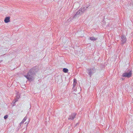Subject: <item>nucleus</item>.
I'll list each match as a JSON object with an SVG mask.
<instances>
[{
    "instance_id": "nucleus-13",
    "label": "nucleus",
    "mask_w": 133,
    "mask_h": 133,
    "mask_svg": "<svg viewBox=\"0 0 133 133\" xmlns=\"http://www.w3.org/2000/svg\"><path fill=\"white\" fill-rule=\"evenodd\" d=\"M18 98H15V99L14 100V101H15V102L14 103V104L16 102H17L18 101Z\"/></svg>"
},
{
    "instance_id": "nucleus-12",
    "label": "nucleus",
    "mask_w": 133,
    "mask_h": 133,
    "mask_svg": "<svg viewBox=\"0 0 133 133\" xmlns=\"http://www.w3.org/2000/svg\"><path fill=\"white\" fill-rule=\"evenodd\" d=\"M97 39V38H95L94 37H92V40L95 41Z\"/></svg>"
},
{
    "instance_id": "nucleus-5",
    "label": "nucleus",
    "mask_w": 133,
    "mask_h": 133,
    "mask_svg": "<svg viewBox=\"0 0 133 133\" xmlns=\"http://www.w3.org/2000/svg\"><path fill=\"white\" fill-rule=\"evenodd\" d=\"M121 38V41L122 42L121 44H123L125 43L127 41L126 38L125 36L123 35L122 36Z\"/></svg>"
},
{
    "instance_id": "nucleus-15",
    "label": "nucleus",
    "mask_w": 133,
    "mask_h": 133,
    "mask_svg": "<svg viewBox=\"0 0 133 133\" xmlns=\"http://www.w3.org/2000/svg\"><path fill=\"white\" fill-rule=\"evenodd\" d=\"M19 97H20L19 96V95H17V96H16V97L15 98H18V99H19Z\"/></svg>"
},
{
    "instance_id": "nucleus-14",
    "label": "nucleus",
    "mask_w": 133,
    "mask_h": 133,
    "mask_svg": "<svg viewBox=\"0 0 133 133\" xmlns=\"http://www.w3.org/2000/svg\"><path fill=\"white\" fill-rule=\"evenodd\" d=\"M8 115H6L4 116V119H6L8 117Z\"/></svg>"
},
{
    "instance_id": "nucleus-2",
    "label": "nucleus",
    "mask_w": 133,
    "mask_h": 133,
    "mask_svg": "<svg viewBox=\"0 0 133 133\" xmlns=\"http://www.w3.org/2000/svg\"><path fill=\"white\" fill-rule=\"evenodd\" d=\"M88 7H83L80 9V10L76 12V14L74 16V17L75 18L76 17H77L79 15H81L83 13L85 12V10Z\"/></svg>"
},
{
    "instance_id": "nucleus-4",
    "label": "nucleus",
    "mask_w": 133,
    "mask_h": 133,
    "mask_svg": "<svg viewBox=\"0 0 133 133\" xmlns=\"http://www.w3.org/2000/svg\"><path fill=\"white\" fill-rule=\"evenodd\" d=\"M77 114L75 113H72L71 115H70L68 118V119H71L74 120V118L75 117Z\"/></svg>"
},
{
    "instance_id": "nucleus-11",
    "label": "nucleus",
    "mask_w": 133,
    "mask_h": 133,
    "mask_svg": "<svg viewBox=\"0 0 133 133\" xmlns=\"http://www.w3.org/2000/svg\"><path fill=\"white\" fill-rule=\"evenodd\" d=\"M96 70L94 68H92V73H94L95 72Z\"/></svg>"
},
{
    "instance_id": "nucleus-1",
    "label": "nucleus",
    "mask_w": 133,
    "mask_h": 133,
    "mask_svg": "<svg viewBox=\"0 0 133 133\" xmlns=\"http://www.w3.org/2000/svg\"><path fill=\"white\" fill-rule=\"evenodd\" d=\"M38 66H35L30 69L27 73V74L24 75V76L29 81H31L34 79V76L36 72L37 71Z\"/></svg>"
},
{
    "instance_id": "nucleus-3",
    "label": "nucleus",
    "mask_w": 133,
    "mask_h": 133,
    "mask_svg": "<svg viewBox=\"0 0 133 133\" xmlns=\"http://www.w3.org/2000/svg\"><path fill=\"white\" fill-rule=\"evenodd\" d=\"M132 71L131 70L128 71H127L126 72L123 73L122 75V76L123 77H127L128 78H129L132 76Z\"/></svg>"
},
{
    "instance_id": "nucleus-6",
    "label": "nucleus",
    "mask_w": 133,
    "mask_h": 133,
    "mask_svg": "<svg viewBox=\"0 0 133 133\" xmlns=\"http://www.w3.org/2000/svg\"><path fill=\"white\" fill-rule=\"evenodd\" d=\"M27 119V117L25 116L23 119L22 121L20 123V127L22 128V127L21 126L23 123H24V122Z\"/></svg>"
},
{
    "instance_id": "nucleus-8",
    "label": "nucleus",
    "mask_w": 133,
    "mask_h": 133,
    "mask_svg": "<svg viewBox=\"0 0 133 133\" xmlns=\"http://www.w3.org/2000/svg\"><path fill=\"white\" fill-rule=\"evenodd\" d=\"M91 69H88L87 71V73L89 74V75H90V77H91Z\"/></svg>"
},
{
    "instance_id": "nucleus-16",
    "label": "nucleus",
    "mask_w": 133,
    "mask_h": 133,
    "mask_svg": "<svg viewBox=\"0 0 133 133\" xmlns=\"http://www.w3.org/2000/svg\"><path fill=\"white\" fill-rule=\"evenodd\" d=\"M90 39L91 40V37H89Z\"/></svg>"
},
{
    "instance_id": "nucleus-9",
    "label": "nucleus",
    "mask_w": 133,
    "mask_h": 133,
    "mask_svg": "<svg viewBox=\"0 0 133 133\" xmlns=\"http://www.w3.org/2000/svg\"><path fill=\"white\" fill-rule=\"evenodd\" d=\"M74 83L73 84V88L74 87L76 86L77 83V81L76 79H74Z\"/></svg>"
},
{
    "instance_id": "nucleus-10",
    "label": "nucleus",
    "mask_w": 133,
    "mask_h": 133,
    "mask_svg": "<svg viewBox=\"0 0 133 133\" xmlns=\"http://www.w3.org/2000/svg\"><path fill=\"white\" fill-rule=\"evenodd\" d=\"M63 71L65 73H67L68 71V70L66 68H64L63 69Z\"/></svg>"
},
{
    "instance_id": "nucleus-7",
    "label": "nucleus",
    "mask_w": 133,
    "mask_h": 133,
    "mask_svg": "<svg viewBox=\"0 0 133 133\" xmlns=\"http://www.w3.org/2000/svg\"><path fill=\"white\" fill-rule=\"evenodd\" d=\"M10 17H6L4 19V21L5 23H8L10 21Z\"/></svg>"
}]
</instances>
